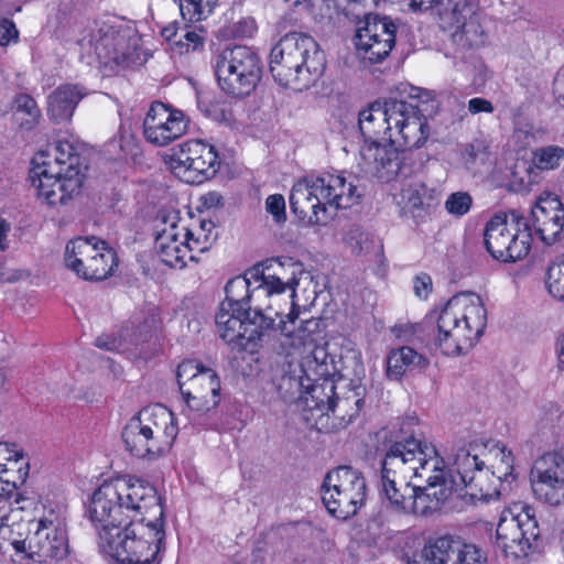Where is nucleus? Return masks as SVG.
Returning <instances> with one entry per match:
<instances>
[{
  "label": "nucleus",
  "mask_w": 564,
  "mask_h": 564,
  "mask_svg": "<svg viewBox=\"0 0 564 564\" xmlns=\"http://www.w3.org/2000/svg\"><path fill=\"white\" fill-rule=\"evenodd\" d=\"M89 518L100 523L98 545L118 564H161L166 550L162 498L149 480L127 476L93 494Z\"/></svg>",
  "instance_id": "1"
},
{
  "label": "nucleus",
  "mask_w": 564,
  "mask_h": 564,
  "mask_svg": "<svg viewBox=\"0 0 564 564\" xmlns=\"http://www.w3.org/2000/svg\"><path fill=\"white\" fill-rule=\"evenodd\" d=\"M80 152L74 137H61L33 159L30 180L48 206L64 205L79 194L84 180Z\"/></svg>",
  "instance_id": "2"
},
{
  "label": "nucleus",
  "mask_w": 564,
  "mask_h": 564,
  "mask_svg": "<svg viewBox=\"0 0 564 564\" xmlns=\"http://www.w3.org/2000/svg\"><path fill=\"white\" fill-rule=\"evenodd\" d=\"M424 325L436 324V345L447 356H459L471 349L487 324V310L481 297L460 293L451 297L440 312L430 313Z\"/></svg>",
  "instance_id": "3"
},
{
  "label": "nucleus",
  "mask_w": 564,
  "mask_h": 564,
  "mask_svg": "<svg viewBox=\"0 0 564 564\" xmlns=\"http://www.w3.org/2000/svg\"><path fill=\"white\" fill-rule=\"evenodd\" d=\"M269 67L280 86L302 91L322 77L326 57L313 36L290 32L272 47Z\"/></svg>",
  "instance_id": "4"
},
{
  "label": "nucleus",
  "mask_w": 564,
  "mask_h": 564,
  "mask_svg": "<svg viewBox=\"0 0 564 564\" xmlns=\"http://www.w3.org/2000/svg\"><path fill=\"white\" fill-rule=\"evenodd\" d=\"M362 192L343 175L325 173L296 183L290 193L291 210L312 225H326L339 208L357 204Z\"/></svg>",
  "instance_id": "5"
},
{
  "label": "nucleus",
  "mask_w": 564,
  "mask_h": 564,
  "mask_svg": "<svg viewBox=\"0 0 564 564\" xmlns=\"http://www.w3.org/2000/svg\"><path fill=\"white\" fill-rule=\"evenodd\" d=\"M3 553L17 564L63 560L68 554L65 524L56 516L18 523L4 541Z\"/></svg>",
  "instance_id": "6"
},
{
  "label": "nucleus",
  "mask_w": 564,
  "mask_h": 564,
  "mask_svg": "<svg viewBox=\"0 0 564 564\" xmlns=\"http://www.w3.org/2000/svg\"><path fill=\"white\" fill-rule=\"evenodd\" d=\"M421 440L410 435L393 441L381 462L380 495L388 507L400 514H409L410 501L415 492L411 478L417 473L416 464Z\"/></svg>",
  "instance_id": "7"
},
{
  "label": "nucleus",
  "mask_w": 564,
  "mask_h": 564,
  "mask_svg": "<svg viewBox=\"0 0 564 564\" xmlns=\"http://www.w3.org/2000/svg\"><path fill=\"white\" fill-rule=\"evenodd\" d=\"M416 479H425V485L413 484L415 492L411 498L409 514L430 516L455 492V481L444 480V466L435 447L421 441Z\"/></svg>",
  "instance_id": "8"
},
{
  "label": "nucleus",
  "mask_w": 564,
  "mask_h": 564,
  "mask_svg": "<svg viewBox=\"0 0 564 564\" xmlns=\"http://www.w3.org/2000/svg\"><path fill=\"white\" fill-rule=\"evenodd\" d=\"M328 354L324 348H315L306 358L307 380L313 383L305 387L297 398V408L302 410L304 420L317 425L324 416H329L334 406L336 384L333 380L335 367L333 359L327 361Z\"/></svg>",
  "instance_id": "9"
},
{
  "label": "nucleus",
  "mask_w": 564,
  "mask_h": 564,
  "mask_svg": "<svg viewBox=\"0 0 564 564\" xmlns=\"http://www.w3.org/2000/svg\"><path fill=\"white\" fill-rule=\"evenodd\" d=\"M214 68L220 88L237 98L249 96L262 76L260 56L245 45L223 50L215 57Z\"/></svg>",
  "instance_id": "10"
},
{
  "label": "nucleus",
  "mask_w": 564,
  "mask_h": 564,
  "mask_svg": "<svg viewBox=\"0 0 564 564\" xmlns=\"http://www.w3.org/2000/svg\"><path fill=\"white\" fill-rule=\"evenodd\" d=\"M532 234L529 220L517 212L498 213L486 224L484 243L490 256L503 262L520 260L531 249Z\"/></svg>",
  "instance_id": "11"
},
{
  "label": "nucleus",
  "mask_w": 564,
  "mask_h": 564,
  "mask_svg": "<svg viewBox=\"0 0 564 564\" xmlns=\"http://www.w3.org/2000/svg\"><path fill=\"white\" fill-rule=\"evenodd\" d=\"M321 492L327 511L334 518L347 520L356 516L366 501V479L351 466H338L325 475Z\"/></svg>",
  "instance_id": "12"
},
{
  "label": "nucleus",
  "mask_w": 564,
  "mask_h": 564,
  "mask_svg": "<svg viewBox=\"0 0 564 564\" xmlns=\"http://www.w3.org/2000/svg\"><path fill=\"white\" fill-rule=\"evenodd\" d=\"M297 281L294 279L291 282H283L275 275H265L260 264L254 265L248 270L243 275H237L230 279L226 286V299L221 302L220 306L227 308H235L236 312L249 311L253 312L251 302L261 304L265 307L267 299H272L275 295L284 293L288 289L291 290V297L294 296V285Z\"/></svg>",
  "instance_id": "13"
},
{
  "label": "nucleus",
  "mask_w": 564,
  "mask_h": 564,
  "mask_svg": "<svg viewBox=\"0 0 564 564\" xmlns=\"http://www.w3.org/2000/svg\"><path fill=\"white\" fill-rule=\"evenodd\" d=\"M272 304L265 307L261 304L253 306L251 312H236L235 308L219 307L215 323L219 337L231 349L247 350L251 344L261 339L264 330L274 328V317L271 314Z\"/></svg>",
  "instance_id": "14"
},
{
  "label": "nucleus",
  "mask_w": 564,
  "mask_h": 564,
  "mask_svg": "<svg viewBox=\"0 0 564 564\" xmlns=\"http://www.w3.org/2000/svg\"><path fill=\"white\" fill-rule=\"evenodd\" d=\"M478 446L476 442H471L459 447L454 454L452 469H444V480L453 479L455 492H459L470 503L490 501L500 496V490L496 486L487 484L489 473L476 453Z\"/></svg>",
  "instance_id": "15"
},
{
  "label": "nucleus",
  "mask_w": 564,
  "mask_h": 564,
  "mask_svg": "<svg viewBox=\"0 0 564 564\" xmlns=\"http://www.w3.org/2000/svg\"><path fill=\"white\" fill-rule=\"evenodd\" d=\"M499 549L507 557L525 558L540 546V527L534 509L528 505L519 512L503 511L496 530Z\"/></svg>",
  "instance_id": "16"
},
{
  "label": "nucleus",
  "mask_w": 564,
  "mask_h": 564,
  "mask_svg": "<svg viewBox=\"0 0 564 564\" xmlns=\"http://www.w3.org/2000/svg\"><path fill=\"white\" fill-rule=\"evenodd\" d=\"M171 165L186 183L199 184L217 173L220 160L214 145L194 139L178 145L171 156Z\"/></svg>",
  "instance_id": "17"
},
{
  "label": "nucleus",
  "mask_w": 564,
  "mask_h": 564,
  "mask_svg": "<svg viewBox=\"0 0 564 564\" xmlns=\"http://www.w3.org/2000/svg\"><path fill=\"white\" fill-rule=\"evenodd\" d=\"M409 151H400L392 143L380 144L378 141L366 143L360 150L358 166L365 176H372L388 183L398 175L411 173Z\"/></svg>",
  "instance_id": "18"
},
{
  "label": "nucleus",
  "mask_w": 564,
  "mask_h": 564,
  "mask_svg": "<svg viewBox=\"0 0 564 564\" xmlns=\"http://www.w3.org/2000/svg\"><path fill=\"white\" fill-rule=\"evenodd\" d=\"M397 26L388 17L367 14L356 32V47L370 63L386 59L395 45Z\"/></svg>",
  "instance_id": "19"
},
{
  "label": "nucleus",
  "mask_w": 564,
  "mask_h": 564,
  "mask_svg": "<svg viewBox=\"0 0 564 564\" xmlns=\"http://www.w3.org/2000/svg\"><path fill=\"white\" fill-rule=\"evenodd\" d=\"M486 560L482 550L475 544L445 535L430 540L409 564H485Z\"/></svg>",
  "instance_id": "20"
},
{
  "label": "nucleus",
  "mask_w": 564,
  "mask_h": 564,
  "mask_svg": "<svg viewBox=\"0 0 564 564\" xmlns=\"http://www.w3.org/2000/svg\"><path fill=\"white\" fill-rule=\"evenodd\" d=\"M534 496L545 503H564V451L549 452L535 460L530 474Z\"/></svg>",
  "instance_id": "21"
},
{
  "label": "nucleus",
  "mask_w": 564,
  "mask_h": 564,
  "mask_svg": "<svg viewBox=\"0 0 564 564\" xmlns=\"http://www.w3.org/2000/svg\"><path fill=\"white\" fill-rule=\"evenodd\" d=\"M188 123L183 111L162 101H153L143 120V135L149 143L165 147L181 138Z\"/></svg>",
  "instance_id": "22"
},
{
  "label": "nucleus",
  "mask_w": 564,
  "mask_h": 564,
  "mask_svg": "<svg viewBox=\"0 0 564 564\" xmlns=\"http://www.w3.org/2000/svg\"><path fill=\"white\" fill-rule=\"evenodd\" d=\"M545 245H553L564 229V204L552 193L541 195L531 207L529 221Z\"/></svg>",
  "instance_id": "23"
},
{
  "label": "nucleus",
  "mask_w": 564,
  "mask_h": 564,
  "mask_svg": "<svg viewBox=\"0 0 564 564\" xmlns=\"http://www.w3.org/2000/svg\"><path fill=\"white\" fill-rule=\"evenodd\" d=\"M404 108V101L390 98L384 102L376 101L368 109L359 112V129L366 141H377L383 137L392 142L393 117L399 116L400 109Z\"/></svg>",
  "instance_id": "24"
},
{
  "label": "nucleus",
  "mask_w": 564,
  "mask_h": 564,
  "mask_svg": "<svg viewBox=\"0 0 564 564\" xmlns=\"http://www.w3.org/2000/svg\"><path fill=\"white\" fill-rule=\"evenodd\" d=\"M137 415L162 453L167 452L178 434L174 414L166 406L155 404L141 409Z\"/></svg>",
  "instance_id": "25"
},
{
  "label": "nucleus",
  "mask_w": 564,
  "mask_h": 564,
  "mask_svg": "<svg viewBox=\"0 0 564 564\" xmlns=\"http://www.w3.org/2000/svg\"><path fill=\"white\" fill-rule=\"evenodd\" d=\"M189 410L208 412L220 402V381L215 370H203L181 393Z\"/></svg>",
  "instance_id": "26"
},
{
  "label": "nucleus",
  "mask_w": 564,
  "mask_h": 564,
  "mask_svg": "<svg viewBox=\"0 0 564 564\" xmlns=\"http://www.w3.org/2000/svg\"><path fill=\"white\" fill-rule=\"evenodd\" d=\"M393 117V124L402 135L403 143L406 147L403 151L412 154V149H420L426 142L430 135L427 118L423 115L419 105H412L404 101V108L400 109Z\"/></svg>",
  "instance_id": "27"
},
{
  "label": "nucleus",
  "mask_w": 564,
  "mask_h": 564,
  "mask_svg": "<svg viewBox=\"0 0 564 564\" xmlns=\"http://www.w3.org/2000/svg\"><path fill=\"white\" fill-rule=\"evenodd\" d=\"M271 314L274 317L273 330H279L281 335L292 339L293 347L314 340L312 336L319 330L318 319L299 318L294 307L285 315L272 307Z\"/></svg>",
  "instance_id": "28"
},
{
  "label": "nucleus",
  "mask_w": 564,
  "mask_h": 564,
  "mask_svg": "<svg viewBox=\"0 0 564 564\" xmlns=\"http://www.w3.org/2000/svg\"><path fill=\"white\" fill-rule=\"evenodd\" d=\"M86 94L85 88L79 85H59L47 97L50 119L57 123L69 121L77 105Z\"/></svg>",
  "instance_id": "29"
},
{
  "label": "nucleus",
  "mask_w": 564,
  "mask_h": 564,
  "mask_svg": "<svg viewBox=\"0 0 564 564\" xmlns=\"http://www.w3.org/2000/svg\"><path fill=\"white\" fill-rule=\"evenodd\" d=\"M126 449L139 458H156L163 453L138 415L132 416L122 430Z\"/></svg>",
  "instance_id": "30"
},
{
  "label": "nucleus",
  "mask_w": 564,
  "mask_h": 564,
  "mask_svg": "<svg viewBox=\"0 0 564 564\" xmlns=\"http://www.w3.org/2000/svg\"><path fill=\"white\" fill-rule=\"evenodd\" d=\"M366 402V387L360 381L351 380L349 389L341 397L337 393L330 414L339 420L340 425H348L361 412Z\"/></svg>",
  "instance_id": "31"
},
{
  "label": "nucleus",
  "mask_w": 564,
  "mask_h": 564,
  "mask_svg": "<svg viewBox=\"0 0 564 564\" xmlns=\"http://www.w3.org/2000/svg\"><path fill=\"white\" fill-rule=\"evenodd\" d=\"M425 356L409 346L392 349L387 357L386 375L390 380H400L408 371L421 372L429 366Z\"/></svg>",
  "instance_id": "32"
},
{
  "label": "nucleus",
  "mask_w": 564,
  "mask_h": 564,
  "mask_svg": "<svg viewBox=\"0 0 564 564\" xmlns=\"http://www.w3.org/2000/svg\"><path fill=\"white\" fill-rule=\"evenodd\" d=\"M0 456L8 463L0 469V481L12 489L22 486L29 476V463L23 460V452L15 444L0 442Z\"/></svg>",
  "instance_id": "33"
},
{
  "label": "nucleus",
  "mask_w": 564,
  "mask_h": 564,
  "mask_svg": "<svg viewBox=\"0 0 564 564\" xmlns=\"http://www.w3.org/2000/svg\"><path fill=\"white\" fill-rule=\"evenodd\" d=\"M402 214L410 215L415 220H422L435 199V191L421 182L409 184L402 189Z\"/></svg>",
  "instance_id": "34"
},
{
  "label": "nucleus",
  "mask_w": 564,
  "mask_h": 564,
  "mask_svg": "<svg viewBox=\"0 0 564 564\" xmlns=\"http://www.w3.org/2000/svg\"><path fill=\"white\" fill-rule=\"evenodd\" d=\"M564 160V149L560 145H546L532 151L531 164L525 169L527 180L521 177V183L536 184L540 173L556 170Z\"/></svg>",
  "instance_id": "35"
},
{
  "label": "nucleus",
  "mask_w": 564,
  "mask_h": 564,
  "mask_svg": "<svg viewBox=\"0 0 564 564\" xmlns=\"http://www.w3.org/2000/svg\"><path fill=\"white\" fill-rule=\"evenodd\" d=\"M182 230L184 231V240L174 241L170 246L163 245L162 241L166 240V237L170 236L165 235L163 237H156L155 238V248L158 250V253L160 254L162 261L172 268H183L186 265V258L189 260H196L195 256L192 254L194 251V246L191 242V239H193L194 234L191 231V229L183 227Z\"/></svg>",
  "instance_id": "36"
},
{
  "label": "nucleus",
  "mask_w": 564,
  "mask_h": 564,
  "mask_svg": "<svg viewBox=\"0 0 564 564\" xmlns=\"http://www.w3.org/2000/svg\"><path fill=\"white\" fill-rule=\"evenodd\" d=\"M101 239L96 237H78L70 240L65 248V264L82 278V271H85L87 263L94 254H97V248Z\"/></svg>",
  "instance_id": "37"
},
{
  "label": "nucleus",
  "mask_w": 564,
  "mask_h": 564,
  "mask_svg": "<svg viewBox=\"0 0 564 564\" xmlns=\"http://www.w3.org/2000/svg\"><path fill=\"white\" fill-rule=\"evenodd\" d=\"M118 265L116 251L108 247L107 242L101 240L97 248V254H94L87 263L85 271H82V278L91 281H101L110 276Z\"/></svg>",
  "instance_id": "38"
},
{
  "label": "nucleus",
  "mask_w": 564,
  "mask_h": 564,
  "mask_svg": "<svg viewBox=\"0 0 564 564\" xmlns=\"http://www.w3.org/2000/svg\"><path fill=\"white\" fill-rule=\"evenodd\" d=\"M454 28H456L453 33L454 42L465 47L480 46L485 43L484 29L475 14L466 19V14L464 13L462 22L456 23Z\"/></svg>",
  "instance_id": "39"
},
{
  "label": "nucleus",
  "mask_w": 564,
  "mask_h": 564,
  "mask_svg": "<svg viewBox=\"0 0 564 564\" xmlns=\"http://www.w3.org/2000/svg\"><path fill=\"white\" fill-rule=\"evenodd\" d=\"M466 10L470 11L466 0H436L431 9L438 15L443 28H454L456 23H460Z\"/></svg>",
  "instance_id": "40"
},
{
  "label": "nucleus",
  "mask_w": 564,
  "mask_h": 564,
  "mask_svg": "<svg viewBox=\"0 0 564 564\" xmlns=\"http://www.w3.org/2000/svg\"><path fill=\"white\" fill-rule=\"evenodd\" d=\"M14 116L22 129L31 130L39 122L41 110L33 97L21 94L15 98Z\"/></svg>",
  "instance_id": "41"
},
{
  "label": "nucleus",
  "mask_w": 564,
  "mask_h": 564,
  "mask_svg": "<svg viewBox=\"0 0 564 564\" xmlns=\"http://www.w3.org/2000/svg\"><path fill=\"white\" fill-rule=\"evenodd\" d=\"M178 3L182 18L187 22H199L214 11L218 0H174Z\"/></svg>",
  "instance_id": "42"
},
{
  "label": "nucleus",
  "mask_w": 564,
  "mask_h": 564,
  "mask_svg": "<svg viewBox=\"0 0 564 564\" xmlns=\"http://www.w3.org/2000/svg\"><path fill=\"white\" fill-rule=\"evenodd\" d=\"M272 386L279 398L284 402L295 401L302 392L304 384L300 377L283 372L272 379Z\"/></svg>",
  "instance_id": "43"
},
{
  "label": "nucleus",
  "mask_w": 564,
  "mask_h": 564,
  "mask_svg": "<svg viewBox=\"0 0 564 564\" xmlns=\"http://www.w3.org/2000/svg\"><path fill=\"white\" fill-rule=\"evenodd\" d=\"M546 286L552 296L564 301V254L555 257L549 265Z\"/></svg>",
  "instance_id": "44"
},
{
  "label": "nucleus",
  "mask_w": 564,
  "mask_h": 564,
  "mask_svg": "<svg viewBox=\"0 0 564 564\" xmlns=\"http://www.w3.org/2000/svg\"><path fill=\"white\" fill-rule=\"evenodd\" d=\"M501 459L491 471V475L499 481L500 495L510 488V484L516 479L513 474V456L505 446L499 447Z\"/></svg>",
  "instance_id": "45"
},
{
  "label": "nucleus",
  "mask_w": 564,
  "mask_h": 564,
  "mask_svg": "<svg viewBox=\"0 0 564 564\" xmlns=\"http://www.w3.org/2000/svg\"><path fill=\"white\" fill-rule=\"evenodd\" d=\"M460 156L465 164L485 163L489 158V147L484 139H474L462 149Z\"/></svg>",
  "instance_id": "46"
},
{
  "label": "nucleus",
  "mask_w": 564,
  "mask_h": 564,
  "mask_svg": "<svg viewBox=\"0 0 564 564\" xmlns=\"http://www.w3.org/2000/svg\"><path fill=\"white\" fill-rule=\"evenodd\" d=\"M215 225L212 220L202 219L197 231L191 230L194 236L191 239L194 250L205 252L209 250L212 243L216 240L217 234L214 231Z\"/></svg>",
  "instance_id": "47"
},
{
  "label": "nucleus",
  "mask_w": 564,
  "mask_h": 564,
  "mask_svg": "<svg viewBox=\"0 0 564 564\" xmlns=\"http://www.w3.org/2000/svg\"><path fill=\"white\" fill-rule=\"evenodd\" d=\"M206 369H208V367H205L195 360H184L181 362L176 372L181 393L186 389V387H188L189 382H192L198 375L203 372V370Z\"/></svg>",
  "instance_id": "48"
},
{
  "label": "nucleus",
  "mask_w": 564,
  "mask_h": 564,
  "mask_svg": "<svg viewBox=\"0 0 564 564\" xmlns=\"http://www.w3.org/2000/svg\"><path fill=\"white\" fill-rule=\"evenodd\" d=\"M471 205L473 197L467 192H455L447 197L445 209L455 217H462L470 210Z\"/></svg>",
  "instance_id": "49"
},
{
  "label": "nucleus",
  "mask_w": 564,
  "mask_h": 564,
  "mask_svg": "<svg viewBox=\"0 0 564 564\" xmlns=\"http://www.w3.org/2000/svg\"><path fill=\"white\" fill-rule=\"evenodd\" d=\"M127 340H128V338L123 334V330H120L117 334H111V335L102 334V335L98 336L95 340V346L100 349H105V350H109V351H118L124 346Z\"/></svg>",
  "instance_id": "50"
},
{
  "label": "nucleus",
  "mask_w": 564,
  "mask_h": 564,
  "mask_svg": "<svg viewBox=\"0 0 564 564\" xmlns=\"http://www.w3.org/2000/svg\"><path fill=\"white\" fill-rule=\"evenodd\" d=\"M134 147L132 137L130 134H126L119 132L118 137L112 138L107 144L108 153L121 156L123 154L130 153L132 148Z\"/></svg>",
  "instance_id": "51"
},
{
  "label": "nucleus",
  "mask_w": 564,
  "mask_h": 564,
  "mask_svg": "<svg viewBox=\"0 0 564 564\" xmlns=\"http://www.w3.org/2000/svg\"><path fill=\"white\" fill-rule=\"evenodd\" d=\"M174 51L184 54L203 46V39L194 31H186L177 41H174Z\"/></svg>",
  "instance_id": "52"
},
{
  "label": "nucleus",
  "mask_w": 564,
  "mask_h": 564,
  "mask_svg": "<svg viewBox=\"0 0 564 564\" xmlns=\"http://www.w3.org/2000/svg\"><path fill=\"white\" fill-rule=\"evenodd\" d=\"M265 209L272 215L275 223L280 224L285 221V200L281 194L270 195L265 200Z\"/></svg>",
  "instance_id": "53"
},
{
  "label": "nucleus",
  "mask_w": 564,
  "mask_h": 564,
  "mask_svg": "<svg viewBox=\"0 0 564 564\" xmlns=\"http://www.w3.org/2000/svg\"><path fill=\"white\" fill-rule=\"evenodd\" d=\"M19 31L15 24L9 19L0 20V46H7L11 42H17Z\"/></svg>",
  "instance_id": "54"
},
{
  "label": "nucleus",
  "mask_w": 564,
  "mask_h": 564,
  "mask_svg": "<svg viewBox=\"0 0 564 564\" xmlns=\"http://www.w3.org/2000/svg\"><path fill=\"white\" fill-rule=\"evenodd\" d=\"M413 289L416 296L426 299L432 291V279L426 273L416 275L413 280Z\"/></svg>",
  "instance_id": "55"
},
{
  "label": "nucleus",
  "mask_w": 564,
  "mask_h": 564,
  "mask_svg": "<svg viewBox=\"0 0 564 564\" xmlns=\"http://www.w3.org/2000/svg\"><path fill=\"white\" fill-rule=\"evenodd\" d=\"M468 111L471 115L480 112L492 113L495 111V107L490 100L481 97H475L468 101Z\"/></svg>",
  "instance_id": "56"
},
{
  "label": "nucleus",
  "mask_w": 564,
  "mask_h": 564,
  "mask_svg": "<svg viewBox=\"0 0 564 564\" xmlns=\"http://www.w3.org/2000/svg\"><path fill=\"white\" fill-rule=\"evenodd\" d=\"M199 200L206 209L218 208L224 205V197L218 192H208Z\"/></svg>",
  "instance_id": "57"
},
{
  "label": "nucleus",
  "mask_w": 564,
  "mask_h": 564,
  "mask_svg": "<svg viewBox=\"0 0 564 564\" xmlns=\"http://www.w3.org/2000/svg\"><path fill=\"white\" fill-rule=\"evenodd\" d=\"M161 36L169 43H171V48L174 51L175 45L174 41H177V26L176 23H170L161 30Z\"/></svg>",
  "instance_id": "58"
},
{
  "label": "nucleus",
  "mask_w": 564,
  "mask_h": 564,
  "mask_svg": "<svg viewBox=\"0 0 564 564\" xmlns=\"http://www.w3.org/2000/svg\"><path fill=\"white\" fill-rule=\"evenodd\" d=\"M436 0H412L409 8L412 12L429 11L435 6Z\"/></svg>",
  "instance_id": "59"
},
{
  "label": "nucleus",
  "mask_w": 564,
  "mask_h": 564,
  "mask_svg": "<svg viewBox=\"0 0 564 564\" xmlns=\"http://www.w3.org/2000/svg\"><path fill=\"white\" fill-rule=\"evenodd\" d=\"M165 235L171 236V237H169V238L166 237V240L162 241L163 245H165V246L172 245L174 241H176L178 239V236H180L178 226L173 224V225H171V227L169 229H164L161 232H159L156 237H163Z\"/></svg>",
  "instance_id": "60"
},
{
  "label": "nucleus",
  "mask_w": 564,
  "mask_h": 564,
  "mask_svg": "<svg viewBox=\"0 0 564 564\" xmlns=\"http://www.w3.org/2000/svg\"><path fill=\"white\" fill-rule=\"evenodd\" d=\"M10 230V225L6 220L0 221V249L6 250L7 246L4 245V240L7 238L8 231Z\"/></svg>",
  "instance_id": "61"
},
{
  "label": "nucleus",
  "mask_w": 564,
  "mask_h": 564,
  "mask_svg": "<svg viewBox=\"0 0 564 564\" xmlns=\"http://www.w3.org/2000/svg\"><path fill=\"white\" fill-rule=\"evenodd\" d=\"M557 352H558L560 364L564 365V335L557 343Z\"/></svg>",
  "instance_id": "62"
},
{
  "label": "nucleus",
  "mask_w": 564,
  "mask_h": 564,
  "mask_svg": "<svg viewBox=\"0 0 564 564\" xmlns=\"http://www.w3.org/2000/svg\"><path fill=\"white\" fill-rule=\"evenodd\" d=\"M109 59L113 61L117 64H120L124 62L126 55L123 53L120 54L117 51H115L113 54L109 56Z\"/></svg>",
  "instance_id": "63"
},
{
  "label": "nucleus",
  "mask_w": 564,
  "mask_h": 564,
  "mask_svg": "<svg viewBox=\"0 0 564 564\" xmlns=\"http://www.w3.org/2000/svg\"><path fill=\"white\" fill-rule=\"evenodd\" d=\"M13 490L14 489H12V487L11 488H4L3 486H0V498L3 497V496L10 497Z\"/></svg>",
  "instance_id": "64"
}]
</instances>
